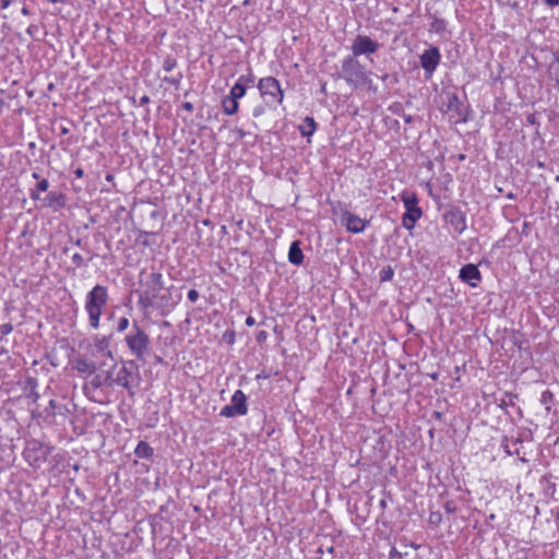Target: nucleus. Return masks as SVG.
Here are the masks:
<instances>
[{"label": "nucleus", "mask_w": 559, "mask_h": 559, "mask_svg": "<svg viewBox=\"0 0 559 559\" xmlns=\"http://www.w3.org/2000/svg\"><path fill=\"white\" fill-rule=\"evenodd\" d=\"M156 305H158L159 307H163V308L164 307L165 308H173L176 305V301L171 300L170 293L163 294V295H160V293H159L158 297H157V300H156Z\"/></svg>", "instance_id": "28"}, {"label": "nucleus", "mask_w": 559, "mask_h": 559, "mask_svg": "<svg viewBox=\"0 0 559 559\" xmlns=\"http://www.w3.org/2000/svg\"><path fill=\"white\" fill-rule=\"evenodd\" d=\"M129 325H130L129 319L126 317H121V318H119L118 323H117V331L119 333H122L129 328Z\"/></svg>", "instance_id": "37"}, {"label": "nucleus", "mask_w": 559, "mask_h": 559, "mask_svg": "<svg viewBox=\"0 0 559 559\" xmlns=\"http://www.w3.org/2000/svg\"><path fill=\"white\" fill-rule=\"evenodd\" d=\"M443 217L455 233L461 235L466 229V216L461 210L451 209L444 213Z\"/></svg>", "instance_id": "13"}, {"label": "nucleus", "mask_w": 559, "mask_h": 559, "mask_svg": "<svg viewBox=\"0 0 559 559\" xmlns=\"http://www.w3.org/2000/svg\"><path fill=\"white\" fill-rule=\"evenodd\" d=\"M317 130V122L312 117H306L299 126V131L302 136H311Z\"/></svg>", "instance_id": "23"}, {"label": "nucleus", "mask_w": 559, "mask_h": 559, "mask_svg": "<svg viewBox=\"0 0 559 559\" xmlns=\"http://www.w3.org/2000/svg\"><path fill=\"white\" fill-rule=\"evenodd\" d=\"M134 453L140 459H151L154 454V450L146 441H140Z\"/></svg>", "instance_id": "25"}, {"label": "nucleus", "mask_w": 559, "mask_h": 559, "mask_svg": "<svg viewBox=\"0 0 559 559\" xmlns=\"http://www.w3.org/2000/svg\"><path fill=\"white\" fill-rule=\"evenodd\" d=\"M111 384V373L108 372L106 376L95 374L93 379L83 386L86 394L90 391H97L104 385Z\"/></svg>", "instance_id": "17"}, {"label": "nucleus", "mask_w": 559, "mask_h": 559, "mask_svg": "<svg viewBox=\"0 0 559 559\" xmlns=\"http://www.w3.org/2000/svg\"><path fill=\"white\" fill-rule=\"evenodd\" d=\"M420 66L425 71L426 79H430L440 63L441 55L437 47L431 46L419 57Z\"/></svg>", "instance_id": "11"}, {"label": "nucleus", "mask_w": 559, "mask_h": 559, "mask_svg": "<svg viewBox=\"0 0 559 559\" xmlns=\"http://www.w3.org/2000/svg\"><path fill=\"white\" fill-rule=\"evenodd\" d=\"M22 14H23V15H28V14H29V10H28L26 7H24V8L22 9Z\"/></svg>", "instance_id": "57"}, {"label": "nucleus", "mask_w": 559, "mask_h": 559, "mask_svg": "<svg viewBox=\"0 0 559 559\" xmlns=\"http://www.w3.org/2000/svg\"><path fill=\"white\" fill-rule=\"evenodd\" d=\"M41 201L45 207L62 209L66 206L64 194L57 191H50Z\"/></svg>", "instance_id": "16"}, {"label": "nucleus", "mask_w": 559, "mask_h": 559, "mask_svg": "<svg viewBox=\"0 0 559 559\" xmlns=\"http://www.w3.org/2000/svg\"><path fill=\"white\" fill-rule=\"evenodd\" d=\"M236 83L242 85L247 90L249 86L253 85L254 75L252 72H250L248 74H242L238 78Z\"/></svg>", "instance_id": "30"}, {"label": "nucleus", "mask_w": 559, "mask_h": 559, "mask_svg": "<svg viewBox=\"0 0 559 559\" xmlns=\"http://www.w3.org/2000/svg\"><path fill=\"white\" fill-rule=\"evenodd\" d=\"M144 289L148 293H153L158 296L162 289L165 287V283L163 280V274L160 272H152L147 275L145 282L143 283Z\"/></svg>", "instance_id": "15"}, {"label": "nucleus", "mask_w": 559, "mask_h": 559, "mask_svg": "<svg viewBox=\"0 0 559 559\" xmlns=\"http://www.w3.org/2000/svg\"><path fill=\"white\" fill-rule=\"evenodd\" d=\"M182 73L178 72L176 75L165 76L163 81L170 85L178 86L182 80Z\"/></svg>", "instance_id": "35"}, {"label": "nucleus", "mask_w": 559, "mask_h": 559, "mask_svg": "<svg viewBox=\"0 0 559 559\" xmlns=\"http://www.w3.org/2000/svg\"><path fill=\"white\" fill-rule=\"evenodd\" d=\"M248 413V405H247V396L241 390L235 391V393L231 396V403L228 405H225L221 412L219 416L231 418L236 416H245Z\"/></svg>", "instance_id": "8"}, {"label": "nucleus", "mask_w": 559, "mask_h": 559, "mask_svg": "<svg viewBox=\"0 0 559 559\" xmlns=\"http://www.w3.org/2000/svg\"><path fill=\"white\" fill-rule=\"evenodd\" d=\"M38 381L34 377H27L23 384V391L25 393V396L29 399L33 403H36L40 395L37 391Z\"/></svg>", "instance_id": "18"}, {"label": "nucleus", "mask_w": 559, "mask_h": 559, "mask_svg": "<svg viewBox=\"0 0 559 559\" xmlns=\"http://www.w3.org/2000/svg\"><path fill=\"white\" fill-rule=\"evenodd\" d=\"M442 107L455 122L466 121V109L456 93H445Z\"/></svg>", "instance_id": "9"}, {"label": "nucleus", "mask_w": 559, "mask_h": 559, "mask_svg": "<svg viewBox=\"0 0 559 559\" xmlns=\"http://www.w3.org/2000/svg\"><path fill=\"white\" fill-rule=\"evenodd\" d=\"M527 120L528 122L534 123V116H528Z\"/></svg>", "instance_id": "64"}, {"label": "nucleus", "mask_w": 559, "mask_h": 559, "mask_svg": "<svg viewBox=\"0 0 559 559\" xmlns=\"http://www.w3.org/2000/svg\"><path fill=\"white\" fill-rule=\"evenodd\" d=\"M74 175L76 178H82L84 176V170L82 168H76L74 170Z\"/></svg>", "instance_id": "51"}, {"label": "nucleus", "mask_w": 559, "mask_h": 559, "mask_svg": "<svg viewBox=\"0 0 559 559\" xmlns=\"http://www.w3.org/2000/svg\"><path fill=\"white\" fill-rule=\"evenodd\" d=\"M512 9L514 10H518L519 9V2L518 1H514L513 3L510 4Z\"/></svg>", "instance_id": "55"}, {"label": "nucleus", "mask_w": 559, "mask_h": 559, "mask_svg": "<svg viewBox=\"0 0 559 559\" xmlns=\"http://www.w3.org/2000/svg\"><path fill=\"white\" fill-rule=\"evenodd\" d=\"M258 90L267 106L276 107L283 103L284 92L277 79L273 76L260 79Z\"/></svg>", "instance_id": "5"}, {"label": "nucleus", "mask_w": 559, "mask_h": 559, "mask_svg": "<svg viewBox=\"0 0 559 559\" xmlns=\"http://www.w3.org/2000/svg\"><path fill=\"white\" fill-rule=\"evenodd\" d=\"M429 521L430 523H439L441 521V514L439 512H431Z\"/></svg>", "instance_id": "44"}, {"label": "nucleus", "mask_w": 559, "mask_h": 559, "mask_svg": "<svg viewBox=\"0 0 559 559\" xmlns=\"http://www.w3.org/2000/svg\"><path fill=\"white\" fill-rule=\"evenodd\" d=\"M49 181L47 179L38 180L34 189L29 190V198L34 201H39L40 192H46L49 189Z\"/></svg>", "instance_id": "24"}, {"label": "nucleus", "mask_w": 559, "mask_h": 559, "mask_svg": "<svg viewBox=\"0 0 559 559\" xmlns=\"http://www.w3.org/2000/svg\"><path fill=\"white\" fill-rule=\"evenodd\" d=\"M269 337V333L264 330H261L257 333L255 340L258 343H264Z\"/></svg>", "instance_id": "39"}, {"label": "nucleus", "mask_w": 559, "mask_h": 559, "mask_svg": "<svg viewBox=\"0 0 559 559\" xmlns=\"http://www.w3.org/2000/svg\"><path fill=\"white\" fill-rule=\"evenodd\" d=\"M514 397H516V395H513L512 393H504L500 400H497L498 406L506 409L508 406L514 405Z\"/></svg>", "instance_id": "29"}, {"label": "nucleus", "mask_w": 559, "mask_h": 559, "mask_svg": "<svg viewBox=\"0 0 559 559\" xmlns=\"http://www.w3.org/2000/svg\"><path fill=\"white\" fill-rule=\"evenodd\" d=\"M95 346L99 353L103 355L112 358V352L109 348V337L102 336L95 338Z\"/></svg>", "instance_id": "26"}, {"label": "nucleus", "mask_w": 559, "mask_h": 559, "mask_svg": "<svg viewBox=\"0 0 559 559\" xmlns=\"http://www.w3.org/2000/svg\"><path fill=\"white\" fill-rule=\"evenodd\" d=\"M151 102V98L148 95H143L141 98H140V106H144V105H147L148 103Z\"/></svg>", "instance_id": "49"}, {"label": "nucleus", "mask_w": 559, "mask_h": 559, "mask_svg": "<svg viewBox=\"0 0 559 559\" xmlns=\"http://www.w3.org/2000/svg\"><path fill=\"white\" fill-rule=\"evenodd\" d=\"M444 509H445V511L448 513H454L455 512V507L450 501L444 504Z\"/></svg>", "instance_id": "48"}, {"label": "nucleus", "mask_w": 559, "mask_h": 559, "mask_svg": "<svg viewBox=\"0 0 559 559\" xmlns=\"http://www.w3.org/2000/svg\"><path fill=\"white\" fill-rule=\"evenodd\" d=\"M10 3H11V0H2L1 1V8L5 9V8H8L10 5Z\"/></svg>", "instance_id": "52"}, {"label": "nucleus", "mask_w": 559, "mask_h": 559, "mask_svg": "<svg viewBox=\"0 0 559 559\" xmlns=\"http://www.w3.org/2000/svg\"><path fill=\"white\" fill-rule=\"evenodd\" d=\"M228 343L233 344L234 343V334H231L230 336H228Z\"/></svg>", "instance_id": "62"}, {"label": "nucleus", "mask_w": 559, "mask_h": 559, "mask_svg": "<svg viewBox=\"0 0 559 559\" xmlns=\"http://www.w3.org/2000/svg\"><path fill=\"white\" fill-rule=\"evenodd\" d=\"M60 133L61 134H68L69 133V129L67 127H61Z\"/></svg>", "instance_id": "54"}, {"label": "nucleus", "mask_w": 559, "mask_h": 559, "mask_svg": "<svg viewBox=\"0 0 559 559\" xmlns=\"http://www.w3.org/2000/svg\"><path fill=\"white\" fill-rule=\"evenodd\" d=\"M181 108L186 111H188L189 114H191L193 110H194V106L192 103L190 102H186L181 105Z\"/></svg>", "instance_id": "45"}, {"label": "nucleus", "mask_w": 559, "mask_h": 559, "mask_svg": "<svg viewBox=\"0 0 559 559\" xmlns=\"http://www.w3.org/2000/svg\"><path fill=\"white\" fill-rule=\"evenodd\" d=\"M105 178H106L107 181H112L114 180V175L112 174H107Z\"/></svg>", "instance_id": "56"}, {"label": "nucleus", "mask_w": 559, "mask_h": 559, "mask_svg": "<svg viewBox=\"0 0 559 559\" xmlns=\"http://www.w3.org/2000/svg\"><path fill=\"white\" fill-rule=\"evenodd\" d=\"M71 260L75 267H82L85 265L84 258L80 253H74Z\"/></svg>", "instance_id": "38"}, {"label": "nucleus", "mask_w": 559, "mask_h": 559, "mask_svg": "<svg viewBox=\"0 0 559 559\" xmlns=\"http://www.w3.org/2000/svg\"><path fill=\"white\" fill-rule=\"evenodd\" d=\"M433 416H436L437 418H441L442 414L440 412H435Z\"/></svg>", "instance_id": "60"}, {"label": "nucleus", "mask_w": 559, "mask_h": 559, "mask_svg": "<svg viewBox=\"0 0 559 559\" xmlns=\"http://www.w3.org/2000/svg\"><path fill=\"white\" fill-rule=\"evenodd\" d=\"M53 447L36 439L26 442L23 455L29 466L38 468L45 463L52 453Z\"/></svg>", "instance_id": "4"}, {"label": "nucleus", "mask_w": 559, "mask_h": 559, "mask_svg": "<svg viewBox=\"0 0 559 559\" xmlns=\"http://www.w3.org/2000/svg\"><path fill=\"white\" fill-rule=\"evenodd\" d=\"M245 323L247 326H253L255 324V319L253 317L249 316L246 318Z\"/></svg>", "instance_id": "50"}, {"label": "nucleus", "mask_w": 559, "mask_h": 559, "mask_svg": "<svg viewBox=\"0 0 559 559\" xmlns=\"http://www.w3.org/2000/svg\"><path fill=\"white\" fill-rule=\"evenodd\" d=\"M381 80H382L383 82H390V83H396V82H397V78H396V75H395V74H394V75H390V74H388V73L383 74V75L381 76Z\"/></svg>", "instance_id": "42"}, {"label": "nucleus", "mask_w": 559, "mask_h": 559, "mask_svg": "<svg viewBox=\"0 0 559 559\" xmlns=\"http://www.w3.org/2000/svg\"><path fill=\"white\" fill-rule=\"evenodd\" d=\"M341 223L346 227L347 231L353 234L362 233L369 224L368 221L362 219L346 209L341 213Z\"/></svg>", "instance_id": "12"}, {"label": "nucleus", "mask_w": 559, "mask_h": 559, "mask_svg": "<svg viewBox=\"0 0 559 559\" xmlns=\"http://www.w3.org/2000/svg\"><path fill=\"white\" fill-rule=\"evenodd\" d=\"M394 276V270L392 266L388 265L383 267L380 273L379 277L381 282H390Z\"/></svg>", "instance_id": "32"}, {"label": "nucleus", "mask_w": 559, "mask_h": 559, "mask_svg": "<svg viewBox=\"0 0 559 559\" xmlns=\"http://www.w3.org/2000/svg\"><path fill=\"white\" fill-rule=\"evenodd\" d=\"M222 108L224 114L228 116L235 115L239 108L238 100L228 94L222 99Z\"/></svg>", "instance_id": "22"}, {"label": "nucleus", "mask_w": 559, "mask_h": 559, "mask_svg": "<svg viewBox=\"0 0 559 559\" xmlns=\"http://www.w3.org/2000/svg\"><path fill=\"white\" fill-rule=\"evenodd\" d=\"M395 556L401 557V554H400L396 549H394V548H393V549L391 550L390 557H391V558H393V557H395Z\"/></svg>", "instance_id": "53"}, {"label": "nucleus", "mask_w": 559, "mask_h": 559, "mask_svg": "<svg viewBox=\"0 0 559 559\" xmlns=\"http://www.w3.org/2000/svg\"><path fill=\"white\" fill-rule=\"evenodd\" d=\"M380 506H381L382 508H385V507H386V502H385V500H381V501H380Z\"/></svg>", "instance_id": "63"}, {"label": "nucleus", "mask_w": 559, "mask_h": 559, "mask_svg": "<svg viewBox=\"0 0 559 559\" xmlns=\"http://www.w3.org/2000/svg\"><path fill=\"white\" fill-rule=\"evenodd\" d=\"M549 8H555L559 5V0H542Z\"/></svg>", "instance_id": "47"}, {"label": "nucleus", "mask_w": 559, "mask_h": 559, "mask_svg": "<svg viewBox=\"0 0 559 559\" xmlns=\"http://www.w3.org/2000/svg\"><path fill=\"white\" fill-rule=\"evenodd\" d=\"M380 48L379 43L367 35H357L352 44V57L369 56L376 53Z\"/></svg>", "instance_id": "10"}, {"label": "nucleus", "mask_w": 559, "mask_h": 559, "mask_svg": "<svg viewBox=\"0 0 559 559\" xmlns=\"http://www.w3.org/2000/svg\"><path fill=\"white\" fill-rule=\"evenodd\" d=\"M13 331V325L11 323H4L0 325V332L2 335H8Z\"/></svg>", "instance_id": "40"}, {"label": "nucleus", "mask_w": 559, "mask_h": 559, "mask_svg": "<svg viewBox=\"0 0 559 559\" xmlns=\"http://www.w3.org/2000/svg\"><path fill=\"white\" fill-rule=\"evenodd\" d=\"M234 132L237 134L239 140L245 139L246 135L248 134L245 130H242L240 128H235Z\"/></svg>", "instance_id": "46"}, {"label": "nucleus", "mask_w": 559, "mask_h": 559, "mask_svg": "<svg viewBox=\"0 0 559 559\" xmlns=\"http://www.w3.org/2000/svg\"><path fill=\"white\" fill-rule=\"evenodd\" d=\"M73 368L81 374H94L97 367L94 361L79 357L73 361Z\"/></svg>", "instance_id": "19"}, {"label": "nucleus", "mask_w": 559, "mask_h": 559, "mask_svg": "<svg viewBox=\"0 0 559 559\" xmlns=\"http://www.w3.org/2000/svg\"><path fill=\"white\" fill-rule=\"evenodd\" d=\"M177 67V60L171 57V56H167L164 61H163V69L164 71L166 72H170L173 71L175 68Z\"/></svg>", "instance_id": "34"}, {"label": "nucleus", "mask_w": 559, "mask_h": 559, "mask_svg": "<svg viewBox=\"0 0 559 559\" xmlns=\"http://www.w3.org/2000/svg\"><path fill=\"white\" fill-rule=\"evenodd\" d=\"M540 403L546 406V409H550V404L554 401V393L549 390H546L540 395Z\"/></svg>", "instance_id": "33"}, {"label": "nucleus", "mask_w": 559, "mask_h": 559, "mask_svg": "<svg viewBox=\"0 0 559 559\" xmlns=\"http://www.w3.org/2000/svg\"><path fill=\"white\" fill-rule=\"evenodd\" d=\"M228 343L233 344L234 343V334H231L230 336H228Z\"/></svg>", "instance_id": "61"}, {"label": "nucleus", "mask_w": 559, "mask_h": 559, "mask_svg": "<svg viewBox=\"0 0 559 559\" xmlns=\"http://www.w3.org/2000/svg\"><path fill=\"white\" fill-rule=\"evenodd\" d=\"M460 278L462 282L468 284L471 287H477L479 282L481 281V274L478 270V267L473 264V263H468V264H465L461 270H460Z\"/></svg>", "instance_id": "14"}, {"label": "nucleus", "mask_w": 559, "mask_h": 559, "mask_svg": "<svg viewBox=\"0 0 559 559\" xmlns=\"http://www.w3.org/2000/svg\"><path fill=\"white\" fill-rule=\"evenodd\" d=\"M109 299L108 288L104 285H95L86 295L85 311L88 316V324L92 329L99 328L103 309Z\"/></svg>", "instance_id": "2"}, {"label": "nucleus", "mask_w": 559, "mask_h": 559, "mask_svg": "<svg viewBox=\"0 0 559 559\" xmlns=\"http://www.w3.org/2000/svg\"><path fill=\"white\" fill-rule=\"evenodd\" d=\"M57 411V402L55 400H50L48 406L44 409L46 417H55Z\"/></svg>", "instance_id": "36"}, {"label": "nucleus", "mask_w": 559, "mask_h": 559, "mask_svg": "<svg viewBox=\"0 0 559 559\" xmlns=\"http://www.w3.org/2000/svg\"><path fill=\"white\" fill-rule=\"evenodd\" d=\"M157 297V295L143 289L139 293L138 304L142 309L146 310L156 304Z\"/></svg>", "instance_id": "21"}, {"label": "nucleus", "mask_w": 559, "mask_h": 559, "mask_svg": "<svg viewBox=\"0 0 559 559\" xmlns=\"http://www.w3.org/2000/svg\"><path fill=\"white\" fill-rule=\"evenodd\" d=\"M401 200L406 209L402 216V225L407 230H412L416 222L423 216V211L418 206V198L415 192L404 191L401 194Z\"/></svg>", "instance_id": "6"}, {"label": "nucleus", "mask_w": 559, "mask_h": 559, "mask_svg": "<svg viewBox=\"0 0 559 559\" xmlns=\"http://www.w3.org/2000/svg\"><path fill=\"white\" fill-rule=\"evenodd\" d=\"M246 91L247 90L242 85L235 83V85L231 87L229 92V95L235 99L239 100L245 96Z\"/></svg>", "instance_id": "31"}, {"label": "nucleus", "mask_w": 559, "mask_h": 559, "mask_svg": "<svg viewBox=\"0 0 559 559\" xmlns=\"http://www.w3.org/2000/svg\"><path fill=\"white\" fill-rule=\"evenodd\" d=\"M370 72L352 56H346L342 60L338 78L343 79L352 88L357 90L371 83Z\"/></svg>", "instance_id": "1"}, {"label": "nucleus", "mask_w": 559, "mask_h": 559, "mask_svg": "<svg viewBox=\"0 0 559 559\" xmlns=\"http://www.w3.org/2000/svg\"><path fill=\"white\" fill-rule=\"evenodd\" d=\"M124 341L130 353L136 359L144 360L145 354L148 352L150 336L138 322H133L132 329Z\"/></svg>", "instance_id": "3"}, {"label": "nucleus", "mask_w": 559, "mask_h": 559, "mask_svg": "<svg viewBox=\"0 0 559 559\" xmlns=\"http://www.w3.org/2000/svg\"><path fill=\"white\" fill-rule=\"evenodd\" d=\"M188 299L191 301V302H195L199 297H200V294L197 289H190L188 292V295H187Z\"/></svg>", "instance_id": "41"}, {"label": "nucleus", "mask_w": 559, "mask_h": 559, "mask_svg": "<svg viewBox=\"0 0 559 559\" xmlns=\"http://www.w3.org/2000/svg\"><path fill=\"white\" fill-rule=\"evenodd\" d=\"M445 28H447L445 20L438 17V16H433V20L430 24L429 31L437 33V34H442L445 32Z\"/></svg>", "instance_id": "27"}, {"label": "nucleus", "mask_w": 559, "mask_h": 559, "mask_svg": "<svg viewBox=\"0 0 559 559\" xmlns=\"http://www.w3.org/2000/svg\"><path fill=\"white\" fill-rule=\"evenodd\" d=\"M32 177H33L34 179H36V180H38V179H39V175H38L37 173H33V174H32Z\"/></svg>", "instance_id": "59"}, {"label": "nucleus", "mask_w": 559, "mask_h": 559, "mask_svg": "<svg viewBox=\"0 0 559 559\" xmlns=\"http://www.w3.org/2000/svg\"><path fill=\"white\" fill-rule=\"evenodd\" d=\"M264 112H265V108H264V106L259 105V106H257V107L253 109L252 115H253V117L258 118V117L262 116Z\"/></svg>", "instance_id": "43"}, {"label": "nucleus", "mask_w": 559, "mask_h": 559, "mask_svg": "<svg viewBox=\"0 0 559 559\" xmlns=\"http://www.w3.org/2000/svg\"><path fill=\"white\" fill-rule=\"evenodd\" d=\"M288 261L294 265H301L304 262V253L300 248V242L298 240L293 241L289 251H288Z\"/></svg>", "instance_id": "20"}, {"label": "nucleus", "mask_w": 559, "mask_h": 559, "mask_svg": "<svg viewBox=\"0 0 559 559\" xmlns=\"http://www.w3.org/2000/svg\"><path fill=\"white\" fill-rule=\"evenodd\" d=\"M132 368L138 369L134 360L123 362L115 379L111 378V383L122 386L133 395V389L139 384V374H134Z\"/></svg>", "instance_id": "7"}, {"label": "nucleus", "mask_w": 559, "mask_h": 559, "mask_svg": "<svg viewBox=\"0 0 559 559\" xmlns=\"http://www.w3.org/2000/svg\"><path fill=\"white\" fill-rule=\"evenodd\" d=\"M507 198L510 200H513V199H515V194L510 192V193H508Z\"/></svg>", "instance_id": "58"}]
</instances>
